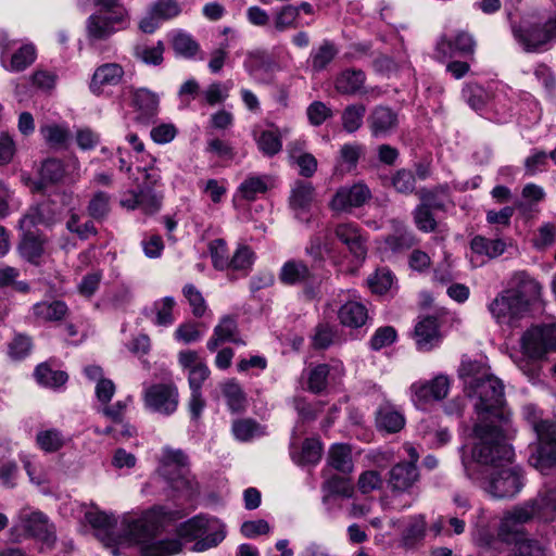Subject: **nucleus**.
Listing matches in <instances>:
<instances>
[{
    "mask_svg": "<svg viewBox=\"0 0 556 556\" xmlns=\"http://www.w3.org/2000/svg\"><path fill=\"white\" fill-rule=\"evenodd\" d=\"M466 445L460 447L462 463L469 479L495 498L516 496L525 485L523 476L518 467L510 464L514 452L498 431L486 433L480 426L476 429V440L466 454Z\"/></svg>",
    "mask_w": 556,
    "mask_h": 556,
    "instance_id": "nucleus-1",
    "label": "nucleus"
},
{
    "mask_svg": "<svg viewBox=\"0 0 556 556\" xmlns=\"http://www.w3.org/2000/svg\"><path fill=\"white\" fill-rule=\"evenodd\" d=\"M459 377L464 380L465 392L475 399L478 422L473 427L472 439L476 440V429L482 427L488 434L498 431L504 434L507 415L503 409L504 386L500 379L490 375L480 363L463 361Z\"/></svg>",
    "mask_w": 556,
    "mask_h": 556,
    "instance_id": "nucleus-2",
    "label": "nucleus"
},
{
    "mask_svg": "<svg viewBox=\"0 0 556 556\" xmlns=\"http://www.w3.org/2000/svg\"><path fill=\"white\" fill-rule=\"evenodd\" d=\"M174 514L163 506H155L138 517L127 516L123 520L127 540L140 547L142 556H175L182 549L179 538L157 539L167 520Z\"/></svg>",
    "mask_w": 556,
    "mask_h": 556,
    "instance_id": "nucleus-3",
    "label": "nucleus"
},
{
    "mask_svg": "<svg viewBox=\"0 0 556 556\" xmlns=\"http://www.w3.org/2000/svg\"><path fill=\"white\" fill-rule=\"evenodd\" d=\"M541 286L525 271L516 273L509 287L500 292L488 305L498 325L515 326L528 312L530 303L538 300Z\"/></svg>",
    "mask_w": 556,
    "mask_h": 556,
    "instance_id": "nucleus-4",
    "label": "nucleus"
},
{
    "mask_svg": "<svg viewBox=\"0 0 556 556\" xmlns=\"http://www.w3.org/2000/svg\"><path fill=\"white\" fill-rule=\"evenodd\" d=\"M98 12L86 21L87 39L96 43L128 27V12L121 0H96Z\"/></svg>",
    "mask_w": 556,
    "mask_h": 556,
    "instance_id": "nucleus-5",
    "label": "nucleus"
},
{
    "mask_svg": "<svg viewBox=\"0 0 556 556\" xmlns=\"http://www.w3.org/2000/svg\"><path fill=\"white\" fill-rule=\"evenodd\" d=\"M523 415L532 425L539 440L529 463L542 473H547L556 465V424L541 420L534 405H526Z\"/></svg>",
    "mask_w": 556,
    "mask_h": 556,
    "instance_id": "nucleus-6",
    "label": "nucleus"
},
{
    "mask_svg": "<svg viewBox=\"0 0 556 556\" xmlns=\"http://www.w3.org/2000/svg\"><path fill=\"white\" fill-rule=\"evenodd\" d=\"M142 174V181L138 184L137 191H129L121 199V206L127 210L140 208L146 214H153L161 207L162 195L154 190L161 181V172L155 166L138 167Z\"/></svg>",
    "mask_w": 556,
    "mask_h": 556,
    "instance_id": "nucleus-7",
    "label": "nucleus"
},
{
    "mask_svg": "<svg viewBox=\"0 0 556 556\" xmlns=\"http://www.w3.org/2000/svg\"><path fill=\"white\" fill-rule=\"evenodd\" d=\"M511 33L523 51L529 53L547 51L556 41V14L545 23L522 21L519 24H513Z\"/></svg>",
    "mask_w": 556,
    "mask_h": 556,
    "instance_id": "nucleus-8",
    "label": "nucleus"
},
{
    "mask_svg": "<svg viewBox=\"0 0 556 556\" xmlns=\"http://www.w3.org/2000/svg\"><path fill=\"white\" fill-rule=\"evenodd\" d=\"M180 538L197 540L194 549L203 552L217 546L226 536L225 526L217 518L197 516L181 523Z\"/></svg>",
    "mask_w": 556,
    "mask_h": 556,
    "instance_id": "nucleus-9",
    "label": "nucleus"
},
{
    "mask_svg": "<svg viewBox=\"0 0 556 556\" xmlns=\"http://www.w3.org/2000/svg\"><path fill=\"white\" fill-rule=\"evenodd\" d=\"M448 193V184L439 185L432 189L422 188L418 191V197L421 203L413 212V217L416 227L424 232L434 231L437 228V220L433 217L431 210L445 211V203L442 200H435L434 195L438 193Z\"/></svg>",
    "mask_w": 556,
    "mask_h": 556,
    "instance_id": "nucleus-10",
    "label": "nucleus"
},
{
    "mask_svg": "<svg viewBox=\"0 0 556 556\" xmlns=\"http://www.w3.org/2000/svg\"><path fill=\"white\" fill-rule=\"evenodd\" d=\"M521 348L531 359H540L548 352L556 351V324L527 330L521 337Z\"/></svg>",
    "mask_w": 556,
    "mask_h": 556,
    "instance_id": "nucleus-11",
    "label": "nucleus"
},
{
    "mask_svg": "<svg viewBox=\"0 0 556 556\" xmlns=\"http://www.w3.org/2000/svg\"><path fill=\"white\" fill-rule=\"evenodd\" d=\"M14 40L3 38L0 40V63L1 66L11 73H20L28 68L37 58V51L33 43L22 45L12 51Z\"/></svg>",
    "mask_w": 556,
    "mask_h": 556,
    "instance_id": "nucleus-12",
    "label": "nucleus"
},
{
    "mask_svg": "<svg viewBox=\"0 0 556 556\" xmlns=\"http://www.w3.org/2000/svg\"><path fill=\"white\" fill-rule=\"evenodd\" d=\"M178 390L174 383H155L144 389L146 406L162 415H172L178 406Z\"/></svg>",
    "mask_w": 556,
    "mask_h": 556,
    "instance_id": "nucleus-13",
    "label": "nucleus"
},
{
    "mask_svg": "<svg viewBox=\"0 0 556 556\" xmlns=\"http://www.w3.org/2000/svg\"><path fill=\"white\" fill-rule=\"evenodd\" d=\"M450 390V380L444 375H438L432 380H419L409 387V396L414 405L425 408L433 401L443 400Z\"/></svg>",
    "mask_w": 556,
    "mask_h": 556,
    "instance_id": "nucleus-14",
    "label": "nucleus"
},
{
    "mask_svg": "<svg viewBox=\"0 0 556 556\" xmlns=\"http://www.w3.org/2000/svg\"><path fill=\"white\" fill-rule=\"evenodd\" d=\"M14 529H21L26 536H31L47 545L55 541V529L40 511L21 510Z\"/></svg>",
    "mask_w": 556,
    "mask_h": 556,
    "instance_id": "nucleus-15",
    "label": "nucleus"
},
{
    "mask_svg": "<svg viewBox=\"0 0 556 556\" xmlns=\"http://www.w3.org/2000/svg\"><path fill=\"white\" fill-rule=\"evenodd\" d=\"M476 40L465 30L458 31L453 38L443 36L437 42L434 58L444 62L455 55L469 56L475 53Z\"/></svg>",
    "mask_w": 556,
    "mask_h": 556,
    "instance_id": "nucleus-16",
    "label": "nucleus"
},
{
    "mask_svg": "<svg viewBox=\"0 0 556 556\" xmlns=\"http://www.w3.org/2000/svg\"><path fill=\"white\" fill-rule=\"evenodd\" d=\"M370 197L369 188L365 184L357 182L339 188L329 205L334 212H350L354 207L364 205Z\"/></svg>",
    "mask_w": 556,
    "mask_h": 556,
    "instance_id": "nucleus-17",
    "label": "nucleus"
},
{
    "mask_svg": "<svg viewBox=\"0 0 556 556\" xmlns=\"http://www.w3.org/2000/svg\"><path fill=\"white\" fill-rule=\"evenodd\" d=\"M315 200V188L308 181L296 180L290 192L289 206L294 217L303 223L311 220V207Z\"/></svg>",
    "mask_w": 556,
    "mask_h": 556,
    "instance_id": "nucleus-18",
    "label": "nucleus"
},
{
    "mask_svg": "<svg viewBox=\"0 0 556 556\" xmlns=\"http://www.w3.org/2000/svg\"><path fill=\"white\" fill-rule=\"evenodd\" d=\"M243 67L256 84L268 85L273 81L275 62L263 50L249 51L245 54Z\"/></svg>",
    "mask_w": 556,
    "mask_h": 556,
    "instance_id": "nucleus-19",
    "label": "nucleus"
},
{
    "mask_svg": "<svg viewBox=\"0 0 556 556\" xmlns=\"http://www.w3.org/2000/svg\"><path fill=\"white\" fill-rule=\"evenodd\" d=\"M344 374L345 369L340 361L313 366L307 371V389L313 393H320L330 381L337 382Z\"/></svg>",
    "mask_w": 556,
    "mask_h": 556,
    "instance_id": "nucleus-20",
    "label": "nucleus"
},
{
    "mask_svg": "<svg viewBox=\"0 0 556 556\" xmlns=\"http://www.w3.org/2000/svg\"><path fill=\"white\" fill-rule=\"evenodd\" d=\"M124 67L115 62L99 65L91 77L89 89L93 94H103L108 88L119 85L124 78Z\"/></svg>",
    "mask_w": 556,
    "mask_h": 556,
    "instance_id": "nucleus-21",
    "label": "nucleus"
},
{
    "mask_svg": "<svg viewBox=\"0 0 556 556\" xmlns=\"http://www.w3.org/2000/svg\"><path fill=\"white\" fill-rule=\"evenodd\" d=\"M333 232L357 261L365 260L367 254L366 238L356 224L351 222L340 223L334 227Z\"/></svg>",
    "mask_w": 556,
    "mask_h": 556,
    "instance_id": "nucleus-22",
    "label": "nucleus"
},
{
    "mask_svg": "<svg viewBox=\"0 0 556 556\" xmlns=\"http://www.w3.org/2000/svg\"><path fill=\"white\" fill-rule=\"evenodd\" d=\"M367 123L371 135L376 138H382L391 135L397 128L399 116L391 108L377 105L367 117Z\"/></svg>",
    "mask_w": 556,
    "mask_h": 556,
    "instance_id": "nucleus-23",
    "label": "nucleus"
},
{
    "mask_svg": "<svg viewBox=\"0 0 556 556\" xmlns=\"http://www.w3.org/2000/svg\"><path fill=\"white\" fill-rule=\"evenodd\" d=\"M366 75L362 70L346 68L340 72L334 79V89L343 96L369 94L376 88H366Z\"/></svg>",
    "mask_w": 556,
    "mask_h": 556,
    "instance_id": "nucleus-24",
    "label": "nucleus"
},
{
    "mask_svg": "<svg viewBox=\"0 0 556 556\" xmlns=\"http://www.w3.org/2000/svg\"><path fill=\"white\" fill-rule=\"evenodd\" d=\"M323 503L329 514H332L334 508H340L338 497L350 498L354 494V486L350 479L339 476H332L323 484Z\"/></svg>",
    "mask_w": 556,
    "mask_h": 556,
    "instance_id": "nucleus-25",
    "label": "nucleus"
},
{
    "mask_svg": "<svg viewBox=\"0 0 556 556\" xmlns=\"http://www.w3.org/2000/svg\"><path fill=\"white\" fill-rule=\"evenodd\" d=\"M419 480V472L413 464L397 463L389 472V486L393 492L409 493Z\"/></svg>",
    "mask_w": 556,
    "mask_h": 556,
    "instance_id": "nucleus-26",
    "label": "nucleus"
},
{
    "mask_svg": "<svg viewBox=\"0 0 556 556\" xmlns=\"http://www.w3.org/2000/svg\"><path fill=\"white\" fill-rule=\"evenodd\" d=\"M528 502L532 506L535 519L544 523L556 521V488L543 489Z\"/></svg>",
    "mask_w": 556,
    "mask_h": 556,
    "instance_id": "nucleus-27",
    "label": "nucleus"
},
{
    "mask_svg": "<svg viewBox=\"0 0 556 556\" xmlns=\"http://www.w3.org/2000/svg\"><path fill=\"white\" fill-rule=\"evenodd\" d=\"M509 242L505 238L477 235L470 240V250L477 258L493 260L505 253Z\"/></svg>",
    "mask_w": 556,
    "mask_h": 556,
    "instance_id": "nucleus-28",
    "label": "nucleus"
},
{
    "mask_svg": "<svg viewBox=\"0 0 556 556\" xmlns=\"http://www.w3.org/2000/svg\"><path fill=\"white\" fill-rule=\"evenodd\" d=\"M414 338L417 349L428 352L440 343L438 320L435 317L427 316L421 318L415 326Z\"/></svg>",
    "mask_w": 556,
    "mask_h": 556,
    "instance_id": "nucleus-29",
    "label": "nucleus"
},
{
    "mask_svg": "<svg viewBox=\"0 0 556 556\" xmlns=\"http://www.w3.org/2000/svg\"><path fill=\"white\" fill-rule=\"evenodd\" d=\"M67 314L66 303L60 300L37 302L30 308V317L37 323L61 321Z\"/></svg>",
    "mask_w": 556,
    "mask_h": 556,
    "instance_id": "nucleus-30",
    "label": "nucleus"
},
{
    "mask_svg": "<svg viewBox=\"0 0 556 556\" xmlns=\"http://www.w3.org/2000/svg\"><path fill=\"white\" fill-rule=\"evenodd\" d=\"M237 321L233 317L224 316L215 326L212 337L207 341V349L214 352L224 342L244 344L237 338Z\"/></svg>",
    "mask_w": 556,
    "mask_h": 556,
    "instance_id": "nucleus-31",
    "label": "nucleus"
},
{
    "mask_svg": "<svg viewBox=\"0 0 556 556\" xmlns=\"http://www.w3.org/2000/svg\"><path fill=\"white\" fill-rule=\"evenodd\" d=\"M132 103L139 112L138 118L149 123L159 112V97L147 88H139L134 92Z\"/></svg>",
    "mask_w": 556,
    "mask_h": 556,
    "instance_id": "nucleus-32",
    "label": "nucleus"
},
{
    "mask_svg": "<svg viewBox=\"0 0 556 556\" xmlns=\"http://www.w3.org/2000/svg\"><path fill=\"white\" fill-rule=\"evenodd\" d=\"M308 266L301 260L287 261L279 271V280L287 286L305 283L311 279Z\"/></svg>",
    "mask_w": 556,
    "mask_h": 556,
    "instance_id": "nucleus-33",
    "label": "nucleus"
},
{
    "mask_svg": "<svg viewBox=\"0 0 556 556\" xmlns=\"http://www.w3.org/2000/svg\"><path fill=\"white\" fill-rule=\"evenodd\" d=\"M49 204L40 203L30 206L18 222V230L21 232H35L34 228L38 225H48L52 217L49 215Z\"/></svg>",
    "mask_w": 556,
    "mask_h": 556,
    "instance_id": "nucleus-34",
    "label": "nucleus"
},
{
    "mask_svg": "<svg viewBox=\"0 0 556 556\" xmlns=\"http://www.w3.org/2000/svg\"><path fill=\"white\" fill-rule=\"evenodd\" d=\"M46 239L38 232H21L18 251L22 257L30 263H37L45 251Z\"/></svg>",
    "mask_w": 556,
    "mask_h": 556,
    "instance_id": "nucleus-35",
    "label": "nucleus"
},
{
    "mask_svg": "<svg viewBox=\"0 0 556 556\" xmlns=\"http://www.w3.org/2000/svg\"><path fill=\"white\" fill-rule=\"evenodd\" d=\"M340 323L350 328H359L365 325L368 313L367 308L359 302L348 301L338 312Z\"/></svg>",
    "mask_w": 556,
    "mask_h": 556,
    "instance_id": "nucleus-36",
    "label": "nucleus"
},
{
    "mask_svg": "<svg viewBox=\"0 0 556 556\" xmlns=\"http://www.w3.org/2000/svg\"><path fill=\"white\" fill-rule=\"evenodd\" d=\"M321 443L318 439H306L301 450L295 451L294 443L291 444V457L300 466L315 465L321 457Z\"/></svg>",
    "mask_w": 556,
    "mask_h": 556,
    "instance_id": "nucleus-37",
    "label": "nucleus"
},
{
    "mask_svg": "<svg viewBox=\"0 0 556 556\" xmlns=\"http://www.w3.org/2000/svg\"><path fill=\"white\" fill-rule=\"evenodd\" d=\"M392 224L394 232L384 239V249L395 253L410 248L414 244L413 233L399 220Z\"/></svg>",
    "mask_w": 556,
    "mask_h": 556,
    "instance_id": "nucleus-38",
    "label": "nucleus"
},
{
    "mask_svg": "<svg viewBox=\"0 0 556 556\" xmlns=\"http://www.w3.org/2000/svg\"><path fill=\"white\" fill-rule=\"evenodd\" d=\"M405 425L403 414L392 405H382L377 413V426L389 433L399 432Z\"/></svg>",
    "mask_w": 556,
    "mask_h": 556,
    "instance_id": "nucleus-39",
    "label": "nucleus"
},
{
    "mask_svg": "<svg viewBox=\"0 0 556 556\" xmlns=\"http://www.w3.org/2000/svg\"><path fill=\"white\" fill-rule=\"evenodd\" d=\"M164 51L165 46L161 40L154 45L141 42L134 47V56L146 65L157 66L164 60Z\"/></svg>",
    "mask_w": 556,
    "mask_h": 556,
    "instance_id": "nucleus-40",
    "label": "nucleus"
},
{
    "mask_svg": "<svg viewBox=\"0 0 556 556\" xmlns=\"http://www.w3.org/2000/svg\"><path fill=\"white\" fill-rule=\"evenodd\" d=\"M271 185V179L267 175L248 176L239 186L238 192L245 200H254L258 194L265 193Z\"/></svg>",
    "mask_w": 556,
    "mask_h": 556,
    "instance_id": "nucleus-41",
    "label": "nucleus"
},
{
    "mask_svg": "<svg viewBox=\"0 0 556 556\" xmlns=\"http://www.w3.org/2000/svg\"><path fill=\"white\" fill-rule=\"evenodd\" d=\"M222 393L226 400L228 408L233 412H241L247 406V396L241 386L233 379L227 380L222 384Z\"/></svg>",
    "mask_w": 556,
    "mask_h": 556,
    "instance_id": "nucleus-42",
    "label": "nucleus"
},
{
    "mask_svg": "<svg viewBox=\"0 0 556 556\" xmlns=\"http://www.w3.org/2000/svg\"><path fill=\"white\" fill-rule=\"evenodd\" d=\"M175 299L173 296L162 298L153 303L154 317L153 324L159 327H169L175 323L174 307Z\"/></svg>",
    "mask_w": 556,
    "mask_h": 556,
    "instance_id": "nucleus-43",
    "label": "nucleus"
},
{
    "mask_svg": "<svg viewBox=\"0 0 556 556\" xmlns=\"http://www.w3.org/2000/svg\"><path fill=\"white\" fill-rule=\"evenodd\" d=\"M426 518L424 515L412 516L406 529L402 533V542L406 547H413L422 541L426 533Z\"/></svg>",
    "mask_w": 556,
    "mask_h": 556,
    "instance_id": "nucleus-44",
    "label": "nucleus"
},
{
    "mask_svg": "<svg viewBox=\"0 0 556 556\" xmlns=\"http://www.w3.org/2000/svg\"><path fill=\"white\" fill-rule=\"evenodd\" d=\"M36 443L46 453H54L65 445L66 437L59 429H45L37 433Z\"/></svg>",
    "mask_w": 556,
    "mask_h": 556,
    "instance_id": "nucleus-45",
    "label": "nucleus"
},
{
    "mask_svg": "<svg viewBox=\"0 0 556 556\" xmlns=\"http://www.w3.org/2000/svg\"><path fill=\"white\" fill-rule=\"evenodd\" d=\"M366 106L361 103L349 104L341 114V122L343 129L353 134L357 131L364 122Z\"/></svg>",
    "mask_w": 556,
    "mask_h": 556,
    "instance_id": "nucleus-46",
    "label": "nucleus"
},
{
    "mask_svg": "<svg viewBox=\"0 0 556 556\" xmlns=\"http://www.w3.org/2000/svg\"><path fill=\"white\" fill-rule=\"evenodd\" d=\"M258 150L266 156H273L281 151L282 142L277 129H265L255 135Z\"/></svg>",
    "mask_w": 556,
    "mask_h": 556,
    "instance_id": "nucleus-47",
    "label": "nucleus"
},
{
    "mask_svg": "<svg viewBox=\"0 0 556 556\" xmlns=\"http://www.w3.org/2000/svg\"><path fill=\"white\" fill-rule=\"evenodd\" d=\"M337 53L338 50L331 41H323V43L318 48L313 49L311 52L309 61L312 64V68L315 72H320L325 70L327 65L330 64L331 61L334 59Z\"/></svg>",
    "mask_w": 556,
    "mask_h": 556,
    "instance_id": "nucleus-48",
    "label": "nucleus"
},
{
    "mask_svg": "<svg viewBox=\"0 0 556 556\" xmlns=\"http://www.w3.org/2000/svg\"><path fill=\"white\" fill-rule=\"evenodd\" d=\"M328 464L341 472H351L353 463L350 447L344 444L332 445L329 451Z\"/></svg>",
    "mask_w": 556,
    "mask_h": 556,
    "instance_id": "nucleus-49",
    "label": "nucleus"
},
{
    "mask_svg": "<svg viewBox=\"0 0 556 556\" xmlns=\"http://www.w3.org/2000/svg\"><path fill=\"white\" fill-rule=\"evenodd\" d=\"M35 377L38 383L54 389L65 384L68 379V376L65 371L53 370L46 364H40L37 366L35 370Z\"/></svg>",
    "mask_w": 556,
    "mask_h": 556,
    "instance_id": "nucleus-50",
    "label": "nucleus"
},
{
    "mask_svg": "<svg viewBox=\"0 0 556 556\" xmlns=\"http://www.w3.org/2000/svg\"><path fill=\"white\" fill-rule=\"evenodd\" d=\"M364 151L365 148L359 143L343 144L339 152L338 166L346 172L355 169Z\"/></svg>",
    "mask_w": 556,
    "mask_h": 556,
    "instance_id": "nucleus-51",
    "label": "nucleus"
},
{
    "mask_svg": "<svg viewBox=\"0 0 556 556\" xmlns=\"http://www.w3.org/2000/svg\"><path fill=\"white\" fill-rule=\"evenodd\" d=\"M232 433L239 441H249L265 434L264 428L252 419H238L232 424Z\"/></svg>",
    "mask_w": 556,
    "mask_h": 556,
    "instance_id": "nucleus-52",
    "label": "nucleus"
},
{
    "mask_svg": "<svg viewBox=\"0 0 556 556\" xmlns=\"http://www.w3.org/2000/svg\"><path fill=\"white\" fill-rule=\"evenodd\" d=\"M525 531L517 527L510 518L503 513L497 528V540L502 543L511 544L522 539Z\"/></svg>",
    "mask_w": 556,
    "mask_h": 556,
    "instance_id": "nucleus-53",
    "label": "nucleus"
},
{
    "mask_svg": "<svg viewBox=\"0 0 556 556\" xmlns=\"http://www.w3.org/2000/svg\"><path fill=\"white\" fill-rule=\"evenodd\" d=\"M172 45L176 54L184 58H192L199 50L195 40L184 31H176L172 35Z\"/></svg>",
    "mask_w": 556,
    "mask_h": 556,
    "instance_id": "nucleus-54",
    "label": "nucleus"
},
{
    "mask_svg": "<svg viewBox=\"0 0 556 556\" xmlns=\"http://www.w3.org/2000/svg\"><path fill=\"white\" fill-rule=\"evenodd\" d=\"M231 88V81H216L207 86V88L202 92V97L205 103L214 106L216 104L223 103L229 97V91Z\"/></svg>",
    "mask_w": 556,
    "mask_h": 556,
    "instance_id": "nucleus-55",
    "label": "nucleus"
},
{
    "mask_svg": "<svg viewBox=\"0 0 556 556\" xmlns=\"http://www.w3.org/2000/svg\"><path fill=\"white\" fill-rule=\"evenodd\" d=\"M254 262V253L247 245H240L232 257L229 260L228 269H232L235 271H241L242 275H247L251 269L252 264Z\"/></svg>",
    "mask_w": 556,
    "mask_h": 556,
    "instance_id": "nucleus-56",
    "label": "nucleus"
},
{
    "mask_svg": "<svg viewBox=\"0 0 556 556\" xmlns=\"http://www.w3.org/2000/svg\"><path fill=\"white\" fill-rule=\"evenodd\" d=\"M21 462L29 477L30 482L40 485L47 482V470L42 464L31 455H21Z\"/></svg>",
    "mask_w": 556,
    "mask_h": 556,
    "instance_id": "nucleus-57",
    "label": "nucleus"
},
{
    "mask_svg": "<svg viewBox=\"0 0 556 556\" xmlns=\"http://www.w3.org/2000/svg\"><path fill=\"white\" fill-rule=\"evenodd\" d=\"M394 276L387 268L377 269L374 275L368 278V285L372 292L378 294L387 293L393 286Z\"/></svg>",
    "mask_w": 556,
    "mask_h": 556,
    "instance_id": "nucleus-58",
    "label": "nucleus"
},
{
    "mask_svg": "<svg viewBox=\"0 0 556 556\" xmlns=\"http://www.w3.org/2000/svg\"><path fill=\"white\" fill-rule=\"evenodd\" d=\"M40 132L51 147H62L70 138L68 129L58 124L46 125L40 128Z\"/></svg>",
    "mask_w": 556,
    "mask_h": 556,
    "instance_id": "nucleus-59",
    "label": "nucleus"
},
{
    "mask_svg": "<svg viewBox=\"0 0 556 556\" xmlns=\"http://www.w3.org/2000/svg\"><path fill=\"white\" fill-rule=\"evenodd\" d=\"M213 266L216 269L224 270L229 267V256L227 245L223 239H214L208 244Z\"/></svg>",
    "mask_w": 556,
    "mask_h": 556,
    "instance_id": "nucleus-60",
    "label": "nucleus"
},
{
    "mask_svg": "<svg viewBox=\"0 0 556 556\" xmlns=\"http://www.w3.org/2000/svg\"><path fill=\"white\" fill-rule=\"evenodd\" d=\"M299 16V8H295L294 5L288 4L282 7L276 14H275V28L278 31H285L289 28L295 27V21Z\"/></svg>",
    "mask_w": 556,
    "mask_h": 556,
    "instance_id": "nucleus-61",
    "label": "nucleus"
},
{
    "mask_svg": "<svg viewBox=\"0 0 556 556\" xmlns=\"http://www.w3.org/2000/svg\"><path fill=\"white\" fill-rule=\"evenodd\" d=\"M42 180L49 182H58L65 178V168L61 160L49 159L46 160L40 169Z\"/></svg>",
    "mask_w": 556,
    "mask_h": 556,
    "instance_id": "nucleus-62",
    "label": "nucleus"
},
{
    "mask_svg": "<svg viewBox=\"0 0 556 556\" xmlns=\"http://www.w3.org/2000/svg\"><path fill=\"white\" fill-rule=\"evenodd\" d=\"M110 199L106 192H96L88 204L89 215L94 219L104 218L110 211Z\"/></svg>",
    "mask_w": 556,
    "mask_h": 556,
    "instance_id": "nucleus-63",
    "label": "nucleus"
},
{
    "mask_svg": "<svg viewBox=\"0 0 556 556\" xmlns=\"http://www.w3.org/2000/svg\"><path fill=\"white\" fill-rule=\"evenodd\" d=\"M514 544L516 556H547L546 548L538 540L522 538Z\"/></svg>",
    "mask_w": 556,
    "mask_h": 556,
    "instance_id": "nucleus-64",
    "label": "nucleus"
}]
</instances>
